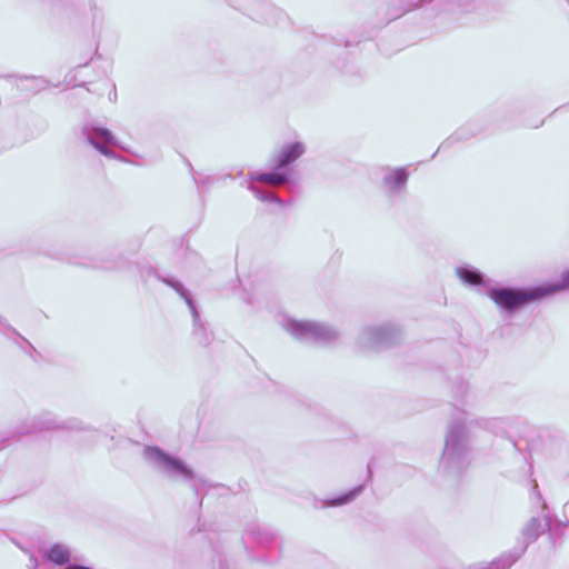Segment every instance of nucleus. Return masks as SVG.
Instances as JSON below:
<instances>
[{
  "label": "nucleus",
  "instance_id": "obj_1",
  "mask_svg": "<svg viewBox=\"0 0 569 569\" xmlns=\"http://www.w3.org/2000/svg\"><path fill=\"white\" fill-rule=\"evenodd\" d=\"M493 302L505 309L515 310L547 297L545 286L526 290L493 289L489 293Z\"/></svg>",
  "mask_w": 569,
  "mask_h": 569
},
{
  "label": "nucleus",
  "instance_id": "obj_2",
  "mask_svg": "<svg viewBox=\"0 0 569 569\" xmlns=\"http://www.w3.org/2000/svg\"><path fill=\"white\" fill-rule=\"evenodd\" d=\"M303 152L301 143H292L283 147L276 156V168L281 169L295 160H297Z\"/></svg>",
  "mask_w": 569,
  "mask_h": 569
},
{
  "label": "nucleus",
  "instance_id": "obj_3",
  "mask_svg": "<svg viewBox=\"0 0 569 569\" xmlns=\"http://www.w3.org/2000/svg\"><path fill=\"white\" fill-rule=\"evenodd\" d=\"M525 548L526 547H522L520 549L519 552H517L516 555H508V556H502L500 557L499 559L492 561L490 565L488 566H477V567H473L472 569H509L512 563L520 557V555L525 551Z\"/></svg>",
  "mask_w": 569,
  "mask_h": 569
},
{
  "label": "nucleus",
  "instance_id": "obj_4",
  "mask_svg": "<svg viewBox=\"0 0 569 569\" xmlns=\"http://www.w3.org/2000/svg\"><path fill=\"white\" fill-rule=\"evenodd\" d=\"M260 182L269 183L271 186H279L286 181V176L282 173L270 172L261 173L256 178Z\"/></svg>",
  "mask_w": 569,
  "mask_h": 569
},
{
  "label": "nucleus",
  "instance_id": "obj_5",
  "mask_svg": "<svg viewBox=\"0 0 569 569\" xmlns=\"http://www.w3.org/2000/svg\"><path fill=\"white\" fill-rule=\"evenodd\" d=\"M458 276L462 281L473 286L480 284L482 281L478 272L465 268L458 270Z\"/></svg>",
  "mask_w": 569,
  "mask_h": 569
},
{
  "label": "nucleus",
  "instance_id": "obj_6",
  "mask_svg": "<svg viewBox=\"0 0 569 569\" xmlns=\"http://www.w3.org/2000/svg\"><path fill=\"white\" fill-rule=\"evenodd\" d=\"M569 288V270L561 276V281L558 283L545 284L547 296Z\"/></svg>",
  "mask_w": 569,
  "mask_h": 569
},
{
  "label": "nucleus",
  "instance_id": "obj_7",
  "mask_svg": "<svg viewBox=\"0 0 569 569\" xmlns=\"http://www.w3.org/2000/svg\"><path fill=\"white\" fill-rule=\"evenodd\" d=\"M407 179V172L403 169H397L390 174V177L388 178V182L393 187L398 188L405 184Z\"/></svg>",
  "mask_w": 569,
  "mask_h": 569
},
{
  "label": "nucleus",
  "instance_id": "obj_8",
  "mask_svg": "<svg viewBox=\"0 0 569 569\" xmlns=\"http://www.w3.org/2000/svg\"><path fill=\"white\" fill-rule=\"evenodd\" d=\"M163 461L171 468L180 471V472H183L186 473L187 472V468L178 460H174L166 455H163L162 457Z\"/></svg>",
  "mask_w": 569,
  "mask_h": 569
},
{
  "label": "nucleus",
  "instance_id": "obj_9",
  "mask_svg": "<svg viewBox=\"0 0 569 569\" xmlns=\"http://www.w3.org/2000/svg\"><path fill=\"white\" fill-rule=\"evenodd\" d=\"M348 499H349L348 497L340 498V499L337 501V503H339V505L345 503V502H347V501H348Z\"/></svg>",
  "mask_w": 569,
  "mask_h": 569
}]
</instances>
